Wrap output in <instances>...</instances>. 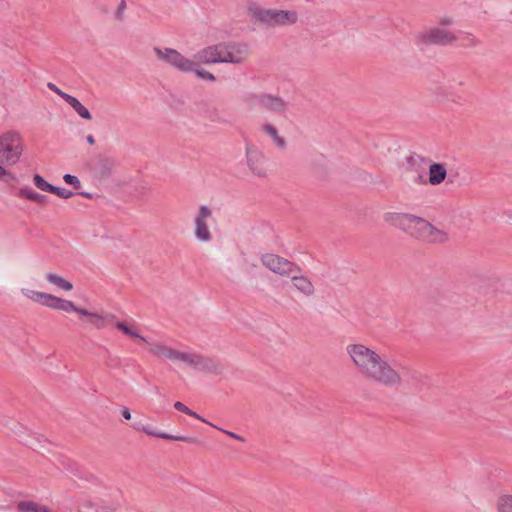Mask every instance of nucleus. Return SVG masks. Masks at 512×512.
Instances as JSON below:
<instances>
[{"instance_id":"obj_1","label":"nucleus","mask_w":512,"mask_h":512,"mask_svg":"<svg viewBox=\"0 0 512 512\" xmlns=\"http://www.w3.org/2000/svg\"><path fill=\"white\" fill-rule=\"evenodd\" d=\"M346 352L357 372L369 383L400 390L418 382V372L411 366L390 361L385 354L365 344H349Z\"/></svg>"},{"instance_id":"obj_2","label":"nucleus","mask_w":512,"mask_h":512,"mask_svg":"<svg viewBox=\"0 0 512 512\" xmlns=\"http://www.w3.org/2000/svg\"><path fill=\"white\" fill-rule=\"evenodd\" d=\"M384 219L387 223L406 232L413 238L428 244H443L449 240L446 231L413 214L387 213Z\"/></svg>"},{"instance_id":"obj_3","label":"nucleus","mask_w":512,"mask_h":512,"mask_svg":"<svg viewBox=\"0 0 512 512\" xmlns=\"http://www.w3.org/2000/svg\"><path fill=\"white\" fill-rule=\"evenodd\" d=\"M246 10L252 22L268 27L293 25L298 21L294 10L264 8L254 0L247 1Z\"/></svg>"},{"instance_id":"obj_4","label":"nucleus","mask_w":512,"mask_h":512,"mask_svg":"<svg viewBox=\"0 0 512 512\" xmlns=\"http://www.w3.org/2000/svg\"><path fill=\"white\" fill-rule=\"evenodd\" d=\"M153 52L159 61L171 66L182 73H195L200 79L214 82L215 76L200 67V63L185 57L179 51L168 47H154Z\"/></svg>"},{"instance_id":"obj_5","label":"nucleus","mask_w":512,"mask_h":512,"mask_svg":"<svg viewBox=\"0 0 512 512\" xmlns=\"http://www.w3.org/2000/svg\"><path fill=\"white\" fill-rule=\"evenodd\" d=\"M23 152V139L19 132L8 131L0 135V165L16 164Z\"/></svg>"},{"instance_id":"obj_6","label":"nucleus","mask_w":512,"mask_h":512,"mask_svg":"<svg viewBox=\"0 0 512 512\" xmlns=\"http://www.w3.org/2000/svg\"><path fill=\"white\" fill-rule=\"evenodd\" d=\"M222 43L223 63L242 65L248 61L251 49L248 43L241 41H227Z\"/></svg>"},{"instance_id":"obj_7","label":"nucleus","mask_w":512,"mask_h":512,"mask_svg":"<svg viewBox=\"0 0 512 512\" xmlns=\"http://www.w3.org/2000/svg\"><path fill=\"white\" fill-rule=\"evenodd\" d=\"M261 262L271 272L282 277L301 272V268L297 264L276 254L266 253L262 255Z\"/></svg>"},{"instance_id":"obj_8","label":"nucleus","mask_w":512,"mask_h":512,"mask_svg":"<svg viewBox=\"0 0 512 512\" xmlns=\"http://www.w3.org/2000/svg\"><path fill=\"white\" fill-rule=\"evenodd\" d=\"M184 363L194 370L213 375H220L224 370L223 365L217 359L197 353H186Z\"/></svg>"},{"instance_id":"obj_9","label":"nucleus","mask_w":512,"mask_h":512,"mask_svg":"<svg viewBox=\"0 0 512 512\" xmlns=\"http://www.w3.org/2000/svg\"><path fill=\"white\" fill-rule=\"evenodd\" d=\"M418 40L423 44L451 45L457 40V36L442 27H433L418 35Z\"/></svg>"},{"instance_id":"obj_10","label":"nucleus","mask_w":512,"mask_h":512,"mask_svg":"<svg viewBox=\"0 0 512 512\" xmlns=\"http://www.w3.org/2000/svg\"><path fill=\"white\" fill-rule=\"evenodd\" d=\"M212 216V210L202 205L194 218V235L198 241L210 242L212 240V234L209 230L208 220Z\"/></svg>"},{"instance_id":"obj_11","label":"nucleus","mask_w":512,"mask_h":512,"mask_svg":"<svg viewBox=\"0 0 512 512\" xmlns=\"http://www.w3.org/2000/svg\"><path fill=\"white\" fill-rule=\"evenodd\" d=\"M247 165L251 173L257 177H265L267 169L265 166V156L256 146L248 144L246 146Z\"/></svg>"},{"instance_id":"obj_12","label":"nucleus","mask_w":512,"mask_h":512,"mask_svg":"<svg viewBox=\"0 0 512 512\" xmlns=\"http://www.w3.org/2000/svg\"><path fill=\"white\" fill-rule=\"evenodd\" d=\"M250 99L256 101L261 108L273 113H285L288 107V103L282 97L273 94H253Z\"/></svg>"},{"instance_id":"obj_13","label":"nucleus","mask_w":512,"mask_h":512,"mask_svg":"<svg viewBox=\"0 0 512 512\" xmlns=\"http://www.w3.org/2000/svg\"><path fill=\"white\" fill-rule=\"evenodd\" d=\"M222 48L221 42L204 47L195 53L194 61L206 65L223 63Z\"/></svg>"},{"instance_id":"obj_14","label":"nucleus","mask_w":512,"mask_h":512,"mask_svg":"<svg viewBox=\"0 0 512 512\" xmlns=\"http://www.w3.org/2000/svg\"><path fill=\"white\" fill-rule=\"evenodd\" d=\"M447 177V169L443 163L433 162L429 166L428 180L423 174H418L414 179L415 183L426 184L429 183L432 186L440 185L444 182Z\"/></svg>"},{"instance_id":"obj_15","label":"nucleus","mask_w":512,"mask_h":512,"mask_svg":"<svg viewBox=\"0 0 512 512\" xmlns=\"http://www.w3.org/2000/svg\"><path fill=\"white\" fill-rule=\"evenodd\" d=\"M131 427L134 430L143 432L149 436L158 437V438H162V439H166V440L182 441V442H187V443H191V444H195L198 442L197 439L192 438V437L181 436V435H171V434H168L165 432H157L151 426L143 425L140 422L133 423L131 425Z\"/></svg>"},{"instance_id":"obj_16","label":"nucleus","mask_w":512,"mask_h":512,"mask_svg":"<svg viewBox=\"0 0 512 512\" xmlns=\"http://www.w3.org/2000/svg\"><path fill=\"white\" fill-rule=\"evenodd\" d=\"M150 351L158 357H162L172 361H181L183 363L187 353L170 348L167 345L160 342L150 343Z\"/></svg>"},{"instance_id":"obj_17","label":"nucleus","mask_w":512,"mask_h":512,"mask_svg":"<svg viewBox=\"0 0 512 512\" xmlns=\"http://www.w3.org/2000/svg\"><path fill=\"white\" fill-rule=\"evenodd\" d=\"M150 351L158 357H162L172 361H181L183 363L187 353L170 348L167 345L160 342L150 343Z\"/></svg>"},{"instance_id":"obj_18","label":"nucleus","mask_w":512,"mask_h":512,"mask_svg":"<svg viewBox=\"0 0 512 512\" xmlns=\"http://www.w3.org/2000/svg\"><path fill=\"white\" fill-rule=\"evenodd\" d=\"M150 351L158 357H162L172 361H181L183 363L187 353L170 348L167 345L160 342L150 343Z\"/></svg>"},{"instance_id":"obj_19","label":"nucleus","mask_w":512,"mask_h":512,"mask_svg":"<svg viewBox=\"0 0 512 512\" xmlns=\"http://www.w3.org/2000/svg\"><path fill=\"white\" fill-rule=\"evenodd\" d=\"M291 279L293 288L302 296L306 298H310L314 296L316 292V288L307 276L305 275H297V273L288 276Z\"/></svg>"},{"instance_id":"obj_20","label":"nucleus","mask_w":512,"mask_h":512,"mask_svg":"<svg viewBox=\"0 0 512 512\" xmlns=\"http://www.w3.org/2000/svg\"><path fill=\"white\" fill-rule=\"evenodd\" d=\"M80 316L86 317L88 322L96 329L105 328L108 322L113 321L116 318L114 314H99L96 312H90L84 308L80 312Z\"/></svg>"},{"instance_id":"obj_21","label":"nucleus","mask_w":512,"mask_h":512,"mask_svg":"<svg viewBox=\"0 0 512 512\" xmlns=\"http://www.w3.org/2000/svg\"><path fill=\"white\" fill-rule=\"evenodd\" d=\"M261 131L266 136L270 137L274 145L283 150L286 148V140L280 136L278 129L271 123H264L261 126Z\"/></svg>"},{"instance_id":"obj_22","label":"nucleus","mask_w":512,"mask_h":512,"mask_svg":"<svg viewBox=\"0 0 512 512\" xmlns=\"http://www.w3.org/2000/svg\"><path fill=\"white\" fill-rule=\"evenodd\" d=\"M74 110L75 112L83 119L91 120L92 116L89 110L82 105V103L74 96H70L67 98L66 101Z\"/></svg>"},{"instance_id":"obj_23","label":"nucleus","mask_w":512,"mask_h":512,"mask_svg":"<svg viewBox=\"0 0 512 512\" xmlns=\"http://www.w3.org/2000/svg\"><path fill=\"white\" fill-rule=\"evenodd\" d=\"M46 279L51 284L56 285L57 287L65 291H70L73 289V284L68 280L64 279L63 277H61L60 275L54 273H47Z\"/></svg>"},{"instance_id":"obj_24","label":"nucleus","mask_w":512,"mask_h":512,"mask_svg":"<svg viewBox=\"0 0 512 512\" xmlns=\"http://www.w3.org/2000/svg\"><path fill=\"white\" fill-rule=\"evenodd\" d=\"M18 512H50L45 506L32 501H21L17 504Z\"/></svg>"},{"instance_id":"obj_25","label":"nucleus","mask_w":512,"mask_h":512,"mask_svg":"<svg viewBox=\"0 0 512 512\" xmlns=\"http://www.w3.org/2000/svg\"><path fill=\"white\" fill-rule=\"evenodd\" d=\"M18 194L20 197L26 198L28 200H31L33 202L40 203V204L44 203L47 199V197L45 195L39 194V193L33 191L29 187L20 188Z\"/></svg>"},{"instance_id":"obj_26","label":"nucleus","mask_w":512,"mask_h":512,"mask_svg":"<svg viewBox=\"0 0 512 512\" xmlns=\"http://www.w3.org/2000/svg\"><path fill=\"white\" fill-rule=\"evenodd\" d=\"M113 167L114 161L112 159H102L98 163L97 173L101 178H108L111 175Z\"/></svg>"},{"instance_id":"obj_27","label":"nucleus","mask_w":512,"mask_h":512,"mask_svg":"<svg viewBox=\"0 0 512 512\" xmlns=\"http://www.w3.org/2000/svg\"><path fill=\"white\" fill-rule=\"evenodd\" d=\"M57 310L64 312H75L80 316V312L83 310V308L77 307L72 301L59 298Z\"/></svg>"},{"instance_id":"obj_28","label":"nucleus","mask_w":512,"mask_h":512,"mask_svg":"<svg viewBox=\"0 0 512 512\" xmlns=\"http://www.w3.org/2000/svg\"><path fill=\"white\" fill-rule=\"evenodd\" d=\"M21 293L28 299L32 300L33 302L38 303L40 305L43 304L45 292H39V291L23 288V289H21Z\"/></svg>"},{"instance_id":"obj_29","label":"nucleus","mask_w":512,"mask_h":512,"mask_svg":"<svg viewBox=\"0 0 512 512\" xmlns=\"http://www.w3.org/2000/svg\"><path fill=\"white\" fill-rule=\"evenodd\" d=\"M499 512H512V495H503L497 501Z\"/></svg>"},{"instance_id":"obj_30","label":"nucleus","mask_w":512,"mask_h":512,"mask_svg":"<svg viewBox=\"0 0 512 512\" xmlns=\"http://www.w3.org/2000/svg\"><path fill=\"white\" fill-rule=\"evenodd\" d=\"M34 185L44 192L52 193V190L54 188V185L48 183L42 176L39 174H35L33 177Z\"/></svg>"},{"instance_id":"obj_31","label":"nucleus","mask_w":512,"mask_h":512,"mask_svg":"<svg viewBox=\"0 0 512 512\" xmlns=\"http://www.w3.org/2000/svg\"><path fill=\"white\" fill-rule=\"evenodd\" d=\"M115 326H116L117 329L122 331L125 335L131 336V337H135V338H139L141 341L146 342V338L142 337L136 330H133L130 327H128L124 322L117 321L115 323Z\"/></svg>"},{"instance_id":"obj_32","label":"nucleus","mask_w":512,"mask_h":512,"mask_svg":"<svg viewBox=\"0 0 512 512\" xmlns=\"http://www.w3.org/2000/svg\"><path fill=\"white\" fill-rule=\"evenodd\" d=\"M58 301H59V297L54 296L49 293H45V297H44L42 305L45 307L57 310Z\"/></svg>"},{"instance_id":"obj_33","label":"nucleus","mask_w":512,"mask_h":512,"mask_svg":"<svg viewBox=\"0 0 512 512\" xmlns=\"http://www.w3.org/2000/svg\"><path fill=\"white\" fill-rule=\"evenodd\" d=\"M463 85V80L450 79L447 81L445 85V91H447L450 94H453L459 87H462Z\"/></svg>"},{"instance_id":"obj_34","label":"nucleus","mask_w":512,"mask_h":512,"mask_svg":"<svg viewBox=\"0 0 512 512\" xmlns=\"http://www.w3.org/2000/svg\"><path fill=\"white\" fill-rule=\"evenodd\" d=\"M52 194H55L58 197L63 198V199H69L74 196V193L72 191L65 189V188L57 187V186H54V188L52 190Z\"/></svg>"},{"instance_id":"obj_35","label":"nucleus","mask_w":512,"mask_h":512,"mask_svg":"<svg viewBox=\"0 0 512 512\" xmlns=\"http://www.w3.org/2000/svg\"><path fill=\"white\" fill-rule=\"evenodd\" d=\"M63 180L65 181V183L69 184V185H72L75 189H79L81 188V182L79 181V179L74 176V175H71V174H65L63 176Z\"/></svg>"},{"instance_id":"obj_36","label":"nucleus","mask_w":512,"mask_h":512,"mask_svg":"<svg viewBox=\"0 0 512 512\" xmlns=\"http://www.w3.org/2000/svg\"><path fill=\"white\" fill-rule=\"evenodd\" d=\"M480 45V40L471 34H466L464 37L463 46L465 47H476Z\"/></svg>"},{"instance_id":"obj_37","label":"nucleus","mask_w":512,"mask_h":512,"mask_svg":"<svg viewBox=\"0 0 512 512\" xmlns=\"http://www.w3.org/2000/svg\"><path fill=\"white\" fill-rule=\"evenodd\" d=\"M125 9H126V2H125V0H120V3H119V5H118V7H117V9L115 10V13H114V16H115L116 20H118V21H122L123 20Z\"/></svg>"},{"instance_id":"obj_38","label":"nucleus","mask_w":512,"mask_h":512,"mask_svg":"<svg viewBox=\"0 0 512 512\" xmlns=\"http://www.w3.org/2000/svg\"><path fill=\"white\" fill-rule=\"evenodd\" d=\"M47 87L53 91L54 93H56L57 95H59L64 101H67V98L70 97L71 95L63 92L62 90H60L55 84L49 82L47 84Z\"/></svg>"},{"instance_id":"obj_39","label":"nucleus","mask_w":512,"mask_h":512,"mask_svg":"<svg viewBox=\"0 0 512 512\" xmlns=\"http://www.w3.org/2000/svg\"><path fill=\"white\" fill-rule=\"evenodd\" d=\"M453 23H454V20H453L452 17H448V16L441 17L439 19V26L438 27H442V28L446 29V27L452 26Z\"/></svg>"},{"instance_id":"obj_40","label":"nucleus","mask_w":512,"mask_h":512,"mask_svg":"<svg viewBox=\"0 0 512 512\" xmlns=\"http://www.w3.org/2000/svg\"><path fill=\"white\" fill-rule=\"evenodd\" d=\"M174 408L182 413H185V414H188L189 412V409L186 405H184L182 402H175L174 403Z\"/></svg>"},{"instance_id":"obj_41","label":"nucleus","mask_w":512,"mask_h":512,"mask_svg":"<svg viewBox=\"0 0 512 512\" xmlns=\"http://www.w3.org/2000/svg\"><path fill=\"white\" fill-rule=\"evenodd\" d=\"M223 433H225L226 435H228L229 437L235 439V440H238V441H241V442H244L245 439L244 437H242L241 435H238L234 432H231V431H227V430H223V429H220Z\"/></svg>"},{"instance_id":"obj_42","label":"nucleus","mask_w":512,"mask_h":512,"mask_svg":"<svg viewBox=\"0 0 512 512\" xmlns=\"http://www.w3.org/2000/svg\"><path fill=\"white\" fill-rule=\"evenodd\" d=\"M187 415H189V416H191V417H193V418H196V419H198V420H200V421H202V422H204V423H207V424H209V425H211V426H214L213 424H211L210 422H208L207 420H205L204 418H202L200 415H198L196 412L192 411L191 409H189V412H188V414H187Z\"/></svg>"},{"instance_id":"obj_43","label":"nucleus","mask_w":512,"mask_h":512,"mask_svg":"<svg viewBox=\"0 0 512 512\" xmlns=\"http://www.w3.org/2000/svg\"><path fill=\"white\" fill-rule=\"evenodd\" d=\"M121 414H122V417H123L125 420H130V419L132 418L131 412H130L129 408H127V407H124V408L121 410Z\"/></svg>"},{"instance_id":"obj_44","label":"nucleus","mask_w":512,"mask_h":512,"mask_svg":"<svg viewBox=\"0 0 512 512\" xmlns=\"http://www.w3.org/2000/svg\"><path fill=\"white\" fill-rule=\"evenodd\" d=\"M86 140H87V142H88L90 145H94V144H95V138H94V136H93V135H91V134H90V135H88V136L86 137Z\"/></svg>"},{"instance_id":"obj_45","label":"nucleus","mask_w":512,"mask_h":512,"mask_svg":"<svg viewBox=\"0 0 512 512\" xmlns=\"http://www.w3.org/2000/svg\"><path fill=\"white\" fill-rule=\"evenodd\" d=\"M10 174L3 166L0 165V178H2L4 175Z\"/></svg>"},{"instance_id":"obj_46","label":"nucleus","mask_w":512,"mask_h":512,"mask_svg":"<svg viewBox=\"0 0 512 512\" xmlns=\"http://www.w3.org/2000/svg\"><path fill=\"white\" fill-rule=\"evenodd\" d=\"M80 195L86 197V198H91L92 195L90 193H86V192H81Z\"/></svg>"},{"instance_id":"obj_47","label":"nucleus","mask_w":512,"mask_h":512,"mask_svg":"<svg viewBox=\"0 0 512 512\" xmlns=\"http://www.w3.org/2000/svg\"><path fill=\"white\" fill-rule=\"evenodd\" d=\"M412 161H413V158L409 157L408 162H412Z\"/></svg>"}]
</instances>
